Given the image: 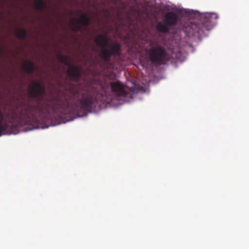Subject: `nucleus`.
<instances>
[{"label":"nucleus","instance_id":"f257e3e1","mask_svg":"<svg viewBox=\"0 0 249 249\" xmlns=\"http://www.w3.org/2000/svg\"><path fill=\"white\" fill-rule=\"evenodd\" d=\"M28 95L36 103L28 101L18 107L17 112L21 124H37L51 114L57 117L61 123H65L72 120L68 118L73 112L91 111L103 98L93 86L82 90L73 84L62 95H47L44 85L38 81L29 86Z\"/></svg>","mask_w":249,"mask_h":249},{"label":"nucleus","instance_id":"f03ea898","mask_svg":"<svg viewBox=\"0 0 249 249\" xmlns=\"http://www.w3.org/2000/svg\"><path fill=\"white\" fill-rule=\"evenodd\" d=\"M198 21L190 22L186 31L198 38L207 35V32L211 30L216 24L218 16L215 13L199 14Z\"/></svg>","mask_w":249,"mask_h":249},{"label":"nucleus","instance_id":"7ed1b4c3","mask_svg":"<svg viewBox=\"0 0 249 249\" xmlns=\"http://www.w3.org/2000/svg\"><path fill=\"white\" fill-rule=\"evenodd\" d=\"M95 42L101 48V56L105 62L109 61L112 56H120L121 54V46L117 42L108 44V38L106 35L100 34L95 39Z\"/></svg>","mask_w":249,"mask_h":249},{"label":"nucleus","instance_id":"20e7f679","mask_svg":"<svg viewBox=\"0 0 249 249\" xmlns=\"http://www.w3.org/2000/svg\"><path fill=\"white\" fill-rule=\"evenodd\" d=\"M150 48L146 50V53L148 59L152 64L164 65L170 60V56L164 47L159 44L154 45L153 42H150Z\"/></svg>","mask_w":249,"mask_h":249},{"label":"nucleus","instance_id":"39448f33","mask_svg":"<svg viewBox=\"0 0 249 249\" xmlns=\"http://www.w3.org/2000/svg\"><path fill=\"white\" fill-rule=\"evenodd\" d=\"M16 112L11 114L4 113L0 108V136L7 134L9 130L13 127V121L15 119Z\"/></svg>","mask_w":249,"mask_h":249},{"label":"nucleus","instance_id":"423d86ee","mask_svg":"<svg viewBox=\"0 0 249 249\" xmlns=\"http://www.w3.org/2000/svg\"><path fill=\"white\" fill-rule=\"evenodd\" d=\"M58 58L62 63L69 66L67 70L68 75L74 81L79 82L81 77L79 68L75 65H70L71 59L67 55L59 54Z\"/></svg>","mask_w":249,"mask_h":249},{"label":"nucleus","instance_id":"0eeeda50","mask_svg":"<svg viewBox=\"0 0 249 249\" xmlns=\"http://www.w3.org/2000/svg\"><path fill=\"white\" fill-rule=\"evenodd\" d=\"M110 87L112 92L117 100H125L132 98V93L127 90L124 86L120 81H113L110 83Z\"/></svg>","mask_w":249,"mask_h":249},{"label":"nucleus","instance_id":"6e6552de","mask_svg":"<svg viewBox=\"0 0 249 249\" xmlns=\"http://www.w3.org/2000/svg\"><path fill=\"white\" fill-rule=\"evenodd\" d=\"M90 23L91 18L87 14L82 15L79 20L77 18H72L70 22L72 31L80 32L82 33H83L87 30Z\"/></svg>","mask_w":249,"mask_h":249},{"label":"nucleus","instance_id":"1a4fd4ad","mask_svg":"<svg viewBox=\"0 0 249 249\" xmlns=\"http://www.w3.org/2000/svg\"><path fill=\"white\" fill-rule=\"evenodd\" d=\"M178 20V16L175 13L170 11L166 14L164 22L169 27H171L175 25Z\"/></svg>","mask_w":249,"mask_h":249},{"label":"nucleus","instance_id":"9d476101","mask_svg":"<svg viewBox=\"0 0 249 249\" xmlns=\"http://www.w3.org/2000/svg\"><path fill=\"white\" fill-rule=\"evenodd\" d=\"M35 65L31 60H26L22 65V69L24 72L28 74H32L35 69Z\"/></svg>","mask_w":249,"mask_h":249},{"label":"nucleus","instance_id":"9b49d317","mask_svg":"<svg viewBox=\"0 0 249 249\" xmlns=\"http://www.w3.org/2000/svg\"><path fill=\"white\" fill-rule=\"evenodd\" d=\"M156 29L160 33H167L170 31L169 26L165 23L159 22L156 25Z\"/></svg>","mask_w":249,"mask_h":249},{"label":"nucleus","instance_id":"f8f14e48","mask_svg":"<svg viewBox=\"0 0 249 249\" xmlns=\"http://www.w3.org/2000/svg\"><path fill=\"white\" fill-rule=\"evenodd\" d=\"M35 7L37 11H43L46 7V2L44 0H36L35 3Z\"/></svg>","mask_w":249,"mask_h":249},{"label":"nucleus","instance_id":"ddd939ff","mask_svg":"<svg viewBox=\"0 0 249 249\" xmlns=\"http://www.w3.org/2000/svg\"><path fill=\"white\" fill-rule=\"evenodd\" d=\"M16 35L19 39H24L27 36V31L25 29H18L16 31Z\"/></svg>","mask_w":249,"mask_h":249},{"label":"nucleus","instance_id":"4468645a","mask_svg":"<svg viewBox=\"0 0 249 249\" xmlns=\"http://www.w3.org/2000/svg\"><path fill=\"white\" fill-rule=\"evenodd\" d=\"M3 51L1 48H0V56L2 55Z\"/></svg>","mask_w":249,"mask_h":249},{"label":"nucleus","instance_id":"2eb2a0df","mask_svg":"<svg viewBox=\"0 0 249 249\" xmlns=\"http://www.w3.org/2000/svg\"><path fill=\"white\" fill-rule=\"evenodd\" d=\"M48 126H46L45 127H48ZM45 127H43V128H44Z\"/></svg>","mask_w":249,"mask_h":249}]
</instances>
